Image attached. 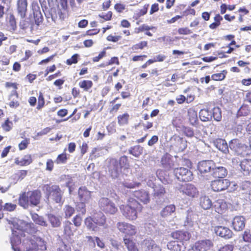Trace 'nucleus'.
<instances>
[{
	"label": "nucleus",
	"instance_id": "obj_23",
	"mask_svg": "<svg viewBox=\"0 0 251 251\" xmlns=\"http://www.w3.org/2000/svg\"><path fill=\"white\" fill-rule=\"evenodd\" d=\"M215 231L217 235L226 239H229L232 235V231L228 228L225 226H217L215 227Z\"/></svg>",
	"mask_w": 251,
	"mask_h": 251
},
{
	"label": "nucleus",
	"instance_id": "obj_9",
	"mask_svg": "<svg viewBox=\"0 0 251 251\" xmlns=\"http://www.w3.org/2000/svg\"><path fill=\"white\" fill-rule=\"evenodd\" d=\"M229 147L235 154L244 155L246 154L248 147L238 139H233L229 142Z\"/></svg>",
	"mask_w": 251,
	"mask_h": 251
},
{
	"label": "nucleus",
	"instance_id": "obj_21",
	"mask_svg": "<svg viewBox=\"0 0 251 251\" xmlns=\"http://www.w3.org/2000/svg\"><path fill=\"white\" fill-rule=\"evenodd\" d=\"M232 227L234 230L237 231L242 230L245 226V219L241 216H235L232 222Z\"/></svg>",
	"mask_w": 251,
	"mask_h": 251
},
{
	"label": "nucleus",
	"instance_id": "obj_29",
	"mask_svg": "<svg viewBox=\"0 0 251 251\" xmlns=\"http://www.w3.org/2000/svg\"><path fill=\"white\" fill-rule=\"evenodd\" d=\"M48 219L53 227H58L61 225L62 217L59 215H56L51 213L49 214H48Z\"/></svg>",
	"mask_w": 251,
	"mask_h": 251
},
{
	"label": "nucleus",
	"instance_id": "obj_41",
	"mask_svg": "<svg viewBox=\"0 0 251 251\" xmlns=\"http://www.w3.org/2000/svg\"><path fill=\"white\" fill-rule=\"evenodd\" d=\"M200 119L204 122L208 121L212 119L211 112L207 109H201L199 113Z\"/></svg>",
	"mask_w": 251,
	"mask_h": 251
},
{
	"label": "nucleus",
	"instance_id": "obj_46",
	"mask_svg": "<svg viewBox=\"0 0 251 251\" xmlns=\"http://www.w3.org/2000/svg\"><path fill=\"white\" fill-rule=\"evenodd\" d=\"M37 8L38 9H35L34 10L33 14L35 24L38 25L42 23L43 17L41 11L39 9V7H37Z\"/></svg>",
	"mask_w": 251,
	"mask_h": 251
},
{
	"label": "nucleus",
	"instance_id": "obj_6",
	"mask_svg": "<svg viewBox=\"0 0 251 251\" xmlns=\"http://www.w3.org/2000/svg\"><path fill=\"white\" fill-rule=\"evenodd\" d=\"M45 190L48 193L49 199L54 201L56 203L61 202L63 192L57 185L45 186Z\"/></svg>",
	"mask_w": 251,
	"mask_h": 251
},
{
	"label": "nucleus",
	"instance_id": "obj_39",
	"mask_svg": "<svg viewBox=\"0 0 251 251\" xmlns=\"http://www.w3.org/2000/svg\"><path fill=\"white\" fill-rule=\"evenodd\" d=\"M31 216L32 220L36 224L44 226H48L47 222L43 217L39 216L36 213H31Z\"/></svg>",
	"mask_w": 251,
	"mask_h": 251
},
{
	"label": "nucleus",
	"instance_id": "obj_12",
	"mask_svg": "<svg viewBox=\"0 0 251 251\" xmlns=\"http://www.w3.org/2000/svg\"><path fill=\"white\" fill-rule=\"evenodd\" d=\"M213 247L211 240H203L196 242L188 251H208Z\"/></svg>",
	"mask_w": 251,
	"mask_h": 251
},
{
	"label": "nucleus",
	"instance_id": "obj_49",
	"mask_svg": "<svg viewBox=\"0 0 251 251\" xmlns=\"http://www.w3.org/2000/svg\"><path fill=\"white\" fill-rule=\"evenodd\" d=\"M212 116L215 120L217 121H220L222 119L221 109L218 107H214L213 109Z\"/></svg>",
	"mask_w": 251,
	"mask_h": 251
},
{
	"label": "nucleus",
	"instance_id": "obj_42",
	"mask_svg": "<svg viewBox=\"0 0 251 251\" xmlns=\"http://www.w3.org/2000/svg\"><path fill=\"white\" fill-rule=\"evenodd\" d=\"M156 176L163 183H169V176L166 171L162 170H158L156 171Z\"/></svg>",
	"mask_w": 251,
	"mask_h": 251
},
{
	"label": "nucleus",
	"instance_id": "obj_63",
	"mask_svg": "<svg viewBox=\"0 0 251 251\" xmlns=\"http://www.w3.org/2000/svg\"><path fill=\"white\" fill-rule=\"evenodd\" d=\"M78 57V54H75L73 55L72 57L70 59H68L66 61V63L69 65H71L72 64H75L77 62V58Z\"/></svg>",
	"mask_w": 251,
	"mask_h": 251
},
{
	"label": "nucleus",
	"instance_id": "obj_44",
	"mask_svg": "<svg viewBox=\"0 0 251 251\" xmlns=\"http://www.w3.org/2000/svg\"><path fill=\"white\" fill-rule=\"evenodd\" d=\"M124 242L128 251H139L135 243L129 238H124Z\"/></svg>",
	"mask_w": 251,
	"mask_h": 251
},
{
	"label": "nucleus",
	"instance_id": "obj_8",
	"mask_svg": "<svg viewBox=\"0 0 251 251\" xmlns=\"http://www.w3.org/2000/svg\"><path fill=\"white\" fill-rule=\"evenodd\" d=\"M46 249V242L42 238L33 236L29 241V247L26 251H45Z\"/></svg>",
	"mask_w": 251,
	"mask_h": 251
},
{
	"label": "nucleus",
	"instance_id": "obj_47",
	"mask_svg": "<svg viewBox=\"0 0 251 251\" xmlns=\"http://www.w3.org/2000/svg\"><path fill=\"white\" fill-rule=\"evenodd\" d=\"M143 148L140 146L137 145L130 148L129 152L135 157H139L142 153Z\"/></svg>",
	"mask_w": 251,
	"mask_h": 251
},
{
	"label": "nucleus",
	"instance_id": "obj_31",
	"mask_svg": "<svg viewBox=\"0 0 251 251\" xmlns=\"http://www.w3.org/2000/svg\"><path fill=\"white\" fill-rule=\"evenodd\" d=\"M161 162L163 167L167 170L171 169L174 166L171 156L169 154L164 155L161 158Z\"/></svg>",
	"mask_w": 251,
	"mask_h": 251
},
{
	"label": "nucleus",
	"instance_id": "obj_10",
	"mask_svg": "<svg viewBox=\"0 0 251 251\" xmlns=\"http://www.w3.org/2000/svg\"><path fill=\"white\" fill-rule=\"evenodd\" d=\"M174 174L176 177L179 180L190 181L193 179L192 172L184 167L176 168L174 170Z\"/></svg>",
	"mask_w": 251,
	"mask_h": 251
},
{
	"label": "nucleus",
	"instance_id": "obj_27",
	"mask_svg": "<svg viewBox=\"0 0 251 251\" xmlns=\"http://www.w3.org/2000/svg\"><path fill=\"white\" fill-rule=\"evenodd\" d=\"M28 195L29 203L33 205H37L39 203L41 198L40 192L37 191H29L28 192Z\"/></svg>",
	"mask_w": 251,
	"mask_h": 251
},
{
	"label": "nucleus",
	"instance_id": "obj_18",
	"mask_svg": "<svg viewBox=\"0 0 251 251\" xmlns=\"http://www.w3.org/2000/svg\"><path fill=\"white\" fill-rule=\"evenodd\" d=\"M141 248L144 251H161V249L151 239L144 240L141 243Z\"/></svg>",
	"mask_w": 251,
	"mask_h": 251
},
{
	"label": "nucleus",
	"instance_id": "obj_50",
	"mask_svg": "<svg viewBox=\"0 0 251 251\" xmlns=\"http://www.w3.org/2000/svg\"><path fill=\"white\" fill-rule=\"evenodd\" d=\"M226 73L227 72L226 71L223 70L221 73L212 75L211 78L212 79L216 81L222 80L225 78Z\"/></svg>",
	"mask_w": 251,
	"mask_h": 251
},
{
	"label": "nucleus",
	"instance_id": "obj_17",
	"mask_svg": "<svg viewBox=\"0 0 251 251\" xmlns=\"http://www.w3.org/2000/svg\"><path fill=\"white\" fill-rule=\"evenodd\" d=\"M171 141L173 148L177 151H182L187 147L186 141L179 136H174L171 139Z\"/></svg>",
	"mask_w": 251,
	"mask_h": 251
},
{
	"label": "nucleus",
	"instance_id": "obj_64",
	"mask_svg": "<svg viewBox=\"0 0 251 251\" xmlns=\"http://www.w3.org/2000/svg\"><path fill=\"white\" fill-rule=\"evenodd\" d=\"M57 251H71V249L70 246L67 245L62 242L60 244L59 248L57 249Z\"/></svg>",
	"mask_w": 251,
	"mask_h": 251
},
{
	"label": "nucleus",
	"instance_id": "obj_7",
	"mask_svg": "<svg viewBox=\"0 0 251 251\" xmlns=\"http://www.w3.org/2000/svg\"><path fill=\"white\" fill-rule=\"evenodd\" d=\"M99 205L100 209L106 213L114 214L117 211L115 204L107 198H101L99 200Z\"/></svg>",
	"mask_w": 251,
	"mask_h": 251
},
{
	"label": "nucleus",
	"instance_id": "obj_53",
	"mask_svg": "<svg viewBox=\"0 0 251 251\" xmlns=\"http://www.w3.org/2000/svg\"><path fill=\"white\" fill-rule=\"evenodd\" d=\"M148 11V6L145 5L141 9L136 10L134 13V17L137 19L145 14H146Z\"/></svg>",
	"mask_w": 251,
	"mask_h": 251
},
{
	"label": "nucleus",
	"instance_id": "obj_37",
	"mask_svg": "<svg viewBox=\"0 0 251 251\" xmlns=\"http://www.w3.org/2000/svg\"><path fill=\"white\" fill-rule=\"evenodd\" d=\"M7 26L8 30L14 31L17 29V24L15 18L13 14L10 15L7 21Z\"/></svg>",
	"mask_w": 251,
	"mask_h": 251
},
{
	"label": "nucleus",
	"instance_id": "obj_52",
	"mask_svg": "<svg viewBox=\"0 0 251 251\" xmlns=\"http://www.w3.org/2000/svg\"><path fill=\"white\" fill-rule=\"evenodd\" d=\"M63 210L66 218L70 217L75 212L74 208L70 205H66L64 207Z\"/></svg>",
	"mask_w": 251,
	"mask_h": 251
},
{
	"label": "nucleus",
	"instance_id": "obj_36",
	"mask_svg": "<svg viewBox=\"0 0 251 251\" xmlns=\"http://www.w3.org/2000/svg\"><path fill=\"white\" fill-rule=\"evenodd\" d=\"M19 203L21 206L23 207L24 208H26L28 207L29 204L28 192H25L22 194L20 195L19 198Z\"/></svg>",
	"mask_w": 251,
	"mask_h": 251
},
{
	"label": "nucleus",
	"instance_id": "obj_62",
	"mask_svg": "<svg viewBox=\"0 0 251 251\" xmlns=\"http://www.w3.org/2000/svg\"><path fill=\"white\" fill-rule=\"evenodd\" d=\"M156 29V27L154 26H150L146 24L141 25L138 28V32H142L144 31H149V30Z\"/></svg>",
	"mask_w": 251,
	"mask_h": 251
},
{
	"label": "nucleus",
	"instance_id": "obj_61",
	"mask_svg": "<svg viewBox=\"0 0 251 251\" xmlns=\"http://www.w3.org/2000/svg\"><path fill=\"white\" fill-rule=\"evenodd\" d=\"M30 25V23L28 20L24 19V18L22 19L21 20L20 23V27L23 29H25L27 28Z\"/></svg>",
	"mask_w": 251,
	"mask_h": 251
},
{
	"label": "nucleus",
	"instance_id": "obj_15",
	"mask_svg": "<svg viewBox=\"0 0 251 251\" xmlns=\"http://www.w3.org/2000/svg\"><path fill=\"white\" fill-rule=\"evenodd\" d=\"M230 184V181L227 179H218L211 182V187L214 191L219 192L226 189Z\"/></svg>",
	"mask_w": 251,
	"mask_h": 251
},
{
	"label": "nucleus",
	"instance_id": "obj_14",
	"mask_svg": "<svg viewBox=\"0 0 251 251\" xmlns=\"http://www.w3.org/2000/svg\"><path fill=\"white\" fill-rule=\"evenodd\" d=\"M179 190L180 193L192 198L197 197L199 195L197 188L192 184L187 183L182 185L179 188Z\"/></svg>",
	"mask_w": 251,
	"mask_h": 251
},
{
	"label": "nucleus",
	"instance_id": "obj_57",
	"mask_svg": "<svg viewBox=\"0 0 251 251\" xmlns=\"http://www.w3.org/2000/svg\"><path fill=\"white\" fill-rule=\"evenodd\" d=\"M140 183L134 182H130L128 181H125L123 183V185L125 187L127 188H134L136 187H138L140 185Z\"/></svg>",
	"mask_w": 251,
	"mask_h": 251
},
{
	"label": "nucleus",
	"instance_id": "obj_25",
	"mask_svg": "<svg viewBox=\"0 0 251 251\" xmlns=\"http://www.w3.org/2000/svg\"><path fill=\"white\" fill-rule=\"evenodd\" d=\"M227 174L226 169L222 166H216L214 163V167L212 169L211 177L223 178L225 177Z\"/></svg>",
	"mask_w": 251,
	"mask_h": 251
},
{
	"label": "nucleus",
	"instance_id": "obj_24",
	"mask_svg": "<svg viewBox=\"0 0 251 251\" xmlns=\"http://www.w3.org/2000/svg\"><path fill=\"white\" fill-rule=\"evenodd\" d=\"M79 199L81 201L89 202L91 199V192L85 187H81L78 191Z\"/></svg>",
	"mask_w": 251,
	"mask_h": 251
},
{
	"label": "nucleus",
	"instance_id": "obj_60",
	"mask_svg": "<svg viewBox=\"0 0 251 251\" xmlns=\"http://www.w3.org/2000/svg\"><path fill=\"white\" fill-rule=\"evenodd\" d=\"M16 205L12 203H6L3 206H2V208L3 210L6 211H12L14 210L16 207Z\"/></svg>",
	"mask_w": 251,
	"mask_h": 251
},
{
	"label": "nucleus",
	"instance_id": "obj_1",
	"mask_svg": "<svg viewBox=\"0 0 251 251\" xmlns=\"http://www.w3.org/2000/svg\"><path fill=\"white\" fill-rule=\"evenodd\" d=\"M141 205L133 198H129L126 204L120 206L123 215L129 220H135L137 217V212L141 211Z\"/></svg>",
	"mask_w": 251,
	"mask_h": 251
},
{
	"label": "nucleus",
	"instance_id": "obj_35",
	"mask_svg": "<svg viewBox=\"0 0 251 251\" xmlns=\"http://www.w3.org/2000/svg\"><path fill=\"white\" fill-rule=\"evenodd\" d=\"M85 225L87 226V227L92 231H97L98 230V225L97 224L94 222V218L91 217H87L85 219Z\"/></svg>",
	"mask_w": 251,
	"mask_h": 251
},
{
	"label": "nucleus",
	"instance_id": "obj_13",
	"mask_svg": "<svg viewBox=\"0 0 251 251\" xmlns=\"http://www.w3.org/2000/svg\"><path fill=\"white\" fill-rule=\"evenodd\" d=\"M12 228V237L11 238V244L12 248L14 251H20L18 247L21 243V237L24 234V232L21 229H16L13 226Z\"/></svg>",
	"mask_w": 251,
	"mask_h": 251
},
{
	"label": "nucleus",
	"instance_id": "obj_56",
	"mask_svg": "<svg viewBox=\"0 0 251 251\" xmlns=\"http://www.w3.org/2000/svg\"><path fill=\"white\" fill-rule=\"evenodd\" d=\"M1 126L4 130L9 131L13 127V123L8 119H7Z\"/></svg>",
	"mask_w": 251,
	"mask_h": 251
},
{
	"label": "nucleus",
	"instance_id": "obj_28",
	"mask_svg": "<svg viewBox=\"0 0 251 251\" xmlns=\"http://www.w3.org/2000/svg\"><path fill=\"white\" fill-rule=\"evenodd\" d=\"M241 171L244 175L247 176L251 173V159H245L240 164Z\"/></svg>",
	"mask_w": 251,
	"mask_h": 251
},
{
	"label": "nucleus",
	"instance_id": "obj_11",
	"mask_svg": "<svg viewBox=\"0 0 251 251\" xmlns=\"http://www.w3.org/2000/svg\"><path fill=\"white\" fill-rule=\"evenodd\" d=\"M116 226L121 232L126 235L133 236L137 232V229L135 226L125 222H118Z\"/></svg>",
	"mask_w": 251,
	"mask_h": 251
},
{
	"label": "nucleus",
	"instance_id": "obj_30",
	"mask_svg": "<svg viewBox=\"0 0 251 251\" xmlns=\"http://www.w3.org/2000/svg\"><path fill=\"white\" fill-rule=\"evenodd\" d=\"M227 204L223 200H218L214 202L213 208L219 214L224 213L227 208Z\"/></svg>",
	"mask_w": 251,
	"mask_h": 251
},
{
	"label": "nucleus",
	"instance_id": "obj_26",
	"mask_svg": "<svg viewBox=\"0 0 251 251\" xmlns=\"http://www.w3.org/2000/svg\"><path fill=\"white\" fill-rule=\"evenodd\" d=\"M213 144L216 148L223 153H227L229 152L228 146L225 140L217 139L213 141Z\"/></svg>",
	"mask_w": 251,
	"mask_h": 251
},
{
	"label": "nucleus",
	"instance_id": "obj_22",
	"mask_svg": "<svg viewBox=\"0 0 251 251\" xmlns=\"http://www.w3.org/2000/svg\"><path fill=\"white\" fill-rule=\"evenodd\" d=\"M134 196L144 204H147L150 202V197L149 193L145 190H140L134 192Z\"/></svg>",
	"mask_w": 251,
	"mask_h": 251
},
{
	"label": "nucleus",
	"instance_id": "obj_19",
	"mask_svg": "<svg viewBox=\"0 0 251 251\" xmlns=\"http://www.w3.org/2000/svg\"><path fill=\"white\" fill-rule=\"evenodd\" d=\"M171 236L174 239L177 240L182 245H184V242H187L190 238V234L189 232L185 231H176L171 233Z\"/></svg>",
	"mask_w": 251,
	"mask_h": 251
},
{
	"label": "nucleus",
	"instance_id": "obj_55",
	"mask_svg": "<svg viewBox=\"0 0 251 251\" xmlns=\"http://www.w3.org/2000/svg\"><path fill=\"white\" fill-rule=\"evenodd\" d=\"M155 225L156 224L155 222L150 221L145 223V228L148 232H151L155 229Z\"/></svg>",
	"mask_w": 251,
	"mask_h": 251
},
{
	"label": "nucleus",
	"instance_id": "obj_3",
	"mask_svg": "<svg viewBox=\"0 0 251 251\" xmlns=\"http://www.w3.org/2000/svg\"><path fill=\"white\" fill-rule=\"evenodd\" d=\"M127 158L124 156L118 160L116 159H111L108 165L109 172L113 178L117 177L121 172L122 167H126Z\"/></svg>",
	"mask_w": 251,
	"mask_h": 251
},
{
	"label": "nucleus",
	"instance_id": "obj_33",
	"mask_svg": "<svg viewBox=\"0 0 251 251\" xmlns=\"http://www.w3.org/2000/svg\"><path fill=\"white\" fill-rule=\"evenodd\" d=\"M200 204L205 210L209 209L212 206L211 200L206 196H202L200 197Z\"/></svg>",
	"mask_w": 251,
	"mask_h": 251
},
{
	"label": "nucleus",
	"instance_id": "obj_43",
	"mask_svg": "<svg viewBox=\"0 0 251 251\" xmlns=\"http://www.w3.org/2000/svg\"><path fill=\"white\" fill-rule=\"evenodd\" d=\"M169 250L173 251H180L182 248V245L179 243L178 241H172L167 244Z\"/></svg>",
	"mask_w": 251,
	"mask_h": 251
},
{
	"label": "nucleus",
	"instance_id": "obj_48",
	"mask_svg": "<svg viewBox=\"0 0 251 251\" xmlns=\"http://www.w3.org/2000/svg\"><path fill=\"white\" fill-rule=\"evenodd\" d=\"M92 85L93 83L90 80H84L79 82V87L85 91L88 90L92 87Z\"/></svg>",
	"mask_w": 251,
	"mask_h": 251
},
{
	"label": "nucleus",
	"instance_id": "obj_32",
	"mask_svg": "<svg viewBox=\"0 0 251 251\" xmlns=\"http://www.w3.org/2000/svg\"><path fill=\"white\" fill-rule=\"evenodd\" d=\"M176 210V206L174 204L167 205L160 212L161 216L163 218H167L171 216Z\"/></svg>",
	"mask_w": 251,
	"mask_h": 251
},
{
	"label": "nucleus",
	"instance_id": "obj_34",
	"mask_svg": "<svg viewBox=\"0 0 251 251\" xmlns=\"http://www.w3.org/2000/svg\"><path fill=\"white\" fill-rule=\"evenodd\" d=\"M94 222L97 224L99 226H103L105 224V217L101 212L95 213L93 216Z\"/></svg>",
	"mask_w": 251,
	"mask_h": 251
},
{
	"label": "nucleus",
	"instance_id": "obj_38",
	"mask_svg": "<svg viewBox=\"0 0 251 251\" xmlns=\"http://www.w3.org/2000/svg\"><path fill=\"white\" fill-rule=\"evenodd\" d=\"M32 162V159L30 155H25L22 158L19 159L17 158L15 159V163L20 166H26L30 164Z\"/></svg>",
	"mask_w": 251,
	"mask_h": 251
},
{
	"label": "nucleus",
	"instance_id": "obj_45",
	"mask_svg": "<svg viewBox=\"0 0 251 251\" xmlns=\"http://www.w3.org/2000/svg\"><path fill=\"white\" fill-rule=\"evenodd\" d=\"M75 229L73 228L72 224L70 221H67L65 223L64 228V234L68 236L73 235Z\"/></svg>",
	"mask_w": 251,
	"mask_h": 251
},
{
	"label": "nucleus",
	"instance_id": "obj_4",
	"mask_svg": "<svg viewBox=\"0 0 251 251\" xmlns=\"http://www.w3.org/2000/svg\"><path fill=\"white\" fill-rule=\"evenodd\" d=\"M9 224L13 226L16 229H21L22 231H25L29 234L35 233L38 229L33 223H27L23 220L14 218L7 220Z\"/></svg>",
	"mask_w": 251,
	"mask_h": 251
},
{
	"label": "nucleus",
	"instance_id": "obj_51",
	"mask_svg": "<svg viewBox=\"0 0 251 251\" xmlns=\"http://www.w3.org/2000/svg\"><path fill=\"white\" fill-rule=\"evenodd\" d=\"M128 117L129 115L127 113H125L123 115H119L118 117V124L121 126L126 124L128 122Z\"/></svg>",
	"mask_w": 251,
	"mask_h": 251
},
{
	"label": "nucleus",
	"instance_id": "obj_2",
	"mask_svg": "<svg viewBox=\"0 0 251 251\" xmlns=\"http://www.w3.org/2000/svg\"><path fill=\"white\" fill-rule=\"evenodd\" d=\"M48 1L49 8H47L45 12V15L49 22H50L49 19H50L52 21L55 22L58 17L61 20H63L66 13L67 7L64 9L60 6L61 7L60 8L59 5L56 4L57 0H48ZM60 5H61L60 4Z\"/></svg>",
	"mask_w": 251,
	"mask_h": 251
},
{
	"label": "nucleus",
	"instance_id": "obj_54",
	"mask_svg": "<svg viewBox=\"0 0 251 251\" xmlns=\"http://www.w3.org/2000/svg\"><path fill=\"white\" fill-rule=\"evenodd\" d=\"M241 187L242 190H244L246 193L251 195V182L245 181L242 183Z\"/></svg>",
	"mask_w": 251,
	"mask_h": 251
},
{
	"label": "nucleus",
	"instance_id": "obj_58",
	"mask_svg": "<svg viewBox=\"0 0 251 251\" xmlns=\"http://www.w3.org/2000/svg\"><path fill=\"white\" fill-rule=\"evenodd\" d=\"M243 239L245 242H251V229H246L243 234Z\"/></svg>",
	"mask_w": 251,
	"mask_h": 251
},
{
	"label": "nucleus",
	"instance_id": "obj_40",
	"mask_svg": "<svg viewBox=\"0 0 251 251\" xmlns=\"http://www.w3.org/2000/svg\"><path fill=\"white\" fill-rule=\"evenodd\" d=\"M188 116L189 122L192 125L196 124L198 121L197 112L193 108H190L188 110Z\"/></svg>",
	"mask_w": 251,
	"mask_h": 251
},
{
	"label": "nucleus",
	"instance_id": "obj_5",
	"mask_svg": "<svg viewBox=\"0 0 251 251\" xmlns=\"http://www.w3.org/2000/svg\"><path fill=\"white\" fill-rule=\"evenodd\" d=\"M214 167V162L211 160H203L199 163L198 169V174L201 178L209 180L211 178V173Z\"/></svg>",
	"mask_w": 251,
	"mask_h": 251
},
{
	"label": "nucleus",
	"instance_id": "obj_16",
	"mask_svg": "<svg viewBox=\"0 0 251 251\" xmlns=\"http://www.w3.org/2000/svg\"><path fill=\"white\" fill-rule=\"evenodd\" d=\"M155 180V177L154 176H150V178L148 179L147 181V184L151 187L154 188V196L155 198H160L164 196V194L166 193L165 189L164 187L161 185H158L155 186L154 187V183L153 181Z\"/></svg>",
	"mask_w": 251,
	"mask_h": 251
},
{
	"label": "nucleus",
	"instance_id": "obj_59",
	"mask_svg": "<svg viewBox=\"0 0 251 251\" xmlns=\"http://www.w3.org/2000/svg\"><path fill=\"white\" fill-rule=\"evenodd\" d=\"M67 160V156L65 153H62L58 155L55 162L57 164L65 163Z\"/></svg>",
	"mask_w": 251,
	"mask_h": 251
},
{
	"label": "nucleus",
	"instance_id": "obj_20",
	"mask_svg": "<svg viewBox=\"0 0 251 251\" xmlns=\"http://www.w3.org/2000/svg\"><path fill=\"white\" fill-rule=\"evenodd\" d=\"M27 0H17L16 9L18 16L22 19L25 18L26 15L27 10Z\"/></svg>",
	"mask_w": 251,
	"mask_h": 251
}]
</instances>
